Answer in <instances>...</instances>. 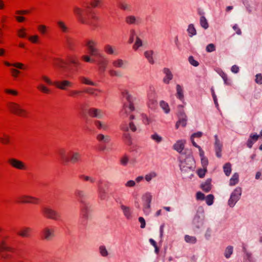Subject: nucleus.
<instances>
[{"mask_svg": "<svg viewBox=\"0 0 262 262\" xmlns=\"http://www.w3.org/2000/svg\"><path fill=\"white\" fill-rule=\"evenodd\" d=\"M73 12L80 23L95 26V21L98 19V17L89 9H82L76 7L74 8Z\"/></svg>", "mask_w": 262, "mask_h": 262, "instance_id": "f257e3e1", "label": "nucleus"}, {"mask_svg": "<svg viewBox=\"0 0 262 262\" xmlns=\"http://www.w3.org/2000/svg\"><path fill=\"white\" fill-rule=\"evenodd\" d=\"M134 119V116H131L128 123L124 122L120 125V129L124 132L122 135L123 142L128 146L133 144V139L130 134L128 133L129 128L132 132H136L137 128L133 120Z\"/></svg>", "mask_w": 262, "mask_h": 262, "instance_id": "f03ea898", "label": "nucleus"}, {"mask_svg": "<svg viewBox=\"0 0 262 262\" xmlns=\"http://www.w3.org/2000/svg\"><path fill=\"white\" fill-rule=\"evenodd\" d=\"M3 63L6 67H13V68L10 69V72L11 76L14 79H16L21 73V72L19 70L25 71L28 69V66L27 65L19 62L11 63L8 61L5 60L3 61Z\"/></svg>", "mask_w": 262, "mask_h": 262, "instance_id": "7ed1b4c3", "label": "nucleus"}, {"mask_svg": "<svg viewBox=\"0 0 262 262\" xmlns=\"http://www.w3.org/2000/svg\"><path fill=\"white\" fill-rule=\"evenodd\" d=\"M98 46V41L95 39H88L84 41V47L90 55L95 57H102V54L100 53Z\"/></svg>", "mask_w": 262, "mask_h": 262, "instance_id": "20e7f679", "label": "nucleus"}, {"mask_svg": "<svg viewBox=\"0 0 262 262\" xmlns=\"http://www.w3.org/2000/svg\"><path fill=\"white\" fill-rule=\"evenodd\" d=\"M7 108L10 113L16 115L25 114L28 113L26 108L20 104L15 102H9L7 105Z\"/></svg>", "mask_w": 262, "mask_h": 262, "instance_id": "39448f33", "label": "nucleus"}, {"mask_svg": "<svg viewBox=\"0 0 262 262\" xmlns=\"http://www.w3.org/2000/svg\"><path fill=\"white\" fill-rule=\"evenodd\" d=\"M42 212L45 216L50 219L57 221L60 217V215L57 211L50 207H43Z\"/></svg>", "mask_w": 262, "mask_h": 262, "instance_id": "423d86ee", "label": "nucleus"}, {"mask_svg": "<svg viewBox=\"0 0 262 262\" xmlns=\"http://www.w3.org/2000/svg\"><path fill=\"white\" fill-rule=\"evenodd\" d=\"M152 195L149 192L146 193L142 196L143 211L145 215H148L150 212V203L151 202Z\"/></svg>", "mask_w": 262, "mask_h": 262, "instance_id": "0eeeda50", "label": "nucleus"}, {"mask_svg": "<svg viewBox=\"0 0 262 262\" xmlns=\"http://www.w3.org/2000/svg\"><path fill=\"white\" fill-rule=\"evenodd\" d=\"M242 194V188L241 187L236 188L232 192L230 198L228 200V205L231 207H233L236 203L239 200Z\"/></svg>", "mask_w": 262, "mask_h": 262, "instance_id": "6e6552de", "label": "nucleus"}, {"mask_svg": "<svg viewBox=\"0 0 262 262\" xmlns=\"http://www.w3.org/2000/svg\"><path fill=\"white\" fill-rule=\"evenodd\" d=\"M80 214L83 222L87 220L90 216L91 211V205L89 202L84 203L82 202V204H80Z\"/></svg>", "mask_w": 262, "mask_h": 262, "instance_id": "1a4fd4ad", "label": "nucleus"}, {"mask_svg": "<svg viewBox=\"0 0 262 262\" xmlns=\"http://www.w3.org/2000/svg\"><path fill=\"white\" fill-rule=\"evenodd\" d=\"M80 113L83 115H98L103 113L102 110L95 108H90L88 104H82L80 107Z\"/></svg>", "mask_w": 262, "mask_h": 262, "instance_id": "9d476101", "label": "nucleus"}, {"mask_svg": "<svg viewBox=\"0 0 262 262\" xmlns=\"http://www.w3.org/2000/svg\"><path fill=\"white\" fill-rule=\"evenodd\" d=\"M180 168L183 172L190 171L193 166V160L191 157H187L184 161H180Z\"/></svg>", "mask_w": 262, "mask_h": 262, "instance_id": "9b49d317", "label": "nucleus"}, {"mask_svg": "<svg viewBox=\"0 0 262 262\" xmlns=\"http://www.w3.org/2000/svg\"><path fill=\"white\" fill-rule=\"evenodd\" d=\"M18 202L20 203L38 204L39 202V199L32 196L22 195L18 198Z\"/></svg>", "mask_w": 262, "mask_h": 262, "instance_id": "f8f14e48", "label": "nucleus"}, {"mask_svg": "<svg viewBox=\"0 0 262 262\" xmlns=\"http://www.w3.org/2000/svg\"><path fill=\"white\" fill-rule=\"evenodd\" d=\"M8 163L11 166L19 170H25L27 168L26 164L23 162L15 158L9 159Z\"/></svg>", "mask_w": 262, "mask_h": 262, "instance_id": "ddd939ff", "label": "nucleus"}, {"mask_svg": "<svg viewBox=\"0 0 262 262\" xmlns=\"http://www.w3.org/2000/svg\"><path fill=\"white\" fill-rule=\"evenodd\" d=\"M43 238L46 241H51L55 236L54 229L47 227L42 231Z\"/></svg>", "mask_w": 262, "mask_h": 262, "instance_id": "4468645a", "label": "nucleus"}, {"mask_svg": "<svg viewBox=\"0 0 262 262\" xmlns=\"http://www.w3.org/2000/svg\"><path fill=\"white\" fill-rule=\"evenodd\" d=\"M122 95L123 98H124L128 103V108L130 112H133L135 110L133 104V99L132 96L129 94L128 91L125 90L122 92Z\"/></svg>", "mask_w": 262, "mask_h": 262, "instance_id": "2eb2a0df", "label": "nucleus"}, {"mask_svg": "<svg viewBox=\"0 0 262 262\" xmlns=\"http://www.w3.org/2000/svg\"><path fill=\"white\" fill-rule=\"evenodd\" d=\"M54 85L60 90H66L67 88L72 87L73 83L69 80H64L62 81H54Z\"/></svg>", "mask_w": 262, "mask_h": 262, "instance_id": "dca6fc26", "label": "nucleus"}, {"mask_svg": "<svg viewBox=\"0 0 262 262\" xmlns=\"http://www.w3.org/2000/svg\"><path fill=\"white\" fill-rule=\"evenodd\" d=\"M103 180H99L97 182V191L98 197L101 200H104L106 199V192L105 189L102 186Z\"/></svg>", "mask_w": 262, "mask_h": 262, "instance_id": "f3484780", "label": "nucleus"}, {"mask_svg": "<svg viewBox=\"0 0 262 262\" xmlns=\"http://www.w3.org/2000/svg\"><path fill=\"white\" fill-rule=\"evenodd\" d=\"M99 59L97 61L98 66V71L100 74H103L105 71L106 68L108 64V61L104 58L102 55V57H98Z\"/></svg>", "mask_w": 262, "mask_h": 262, "instance_id": "a211bd4d", "label": "nucleus"}, {"mask_svg": "<svg viewBox=\"0 0 262 262\" xmlns=\"http://www.w3.org/2000/svg\"><path fill=\"white\" fill-rule=\"evenodd\" d=\"M53 65L57 68L65 69L67 68V62L63 59L59 57L53 58Z\"/></svg>", "mask_w": 262, "mask_h": 262, "instance_id": "6ab92c4d", "label": "nucleus"}, {"mask_svg": "<svg viewBox=\"0 0 262 262\" xmlns=\"http://www.w3.org/2000/svg\"><path fill=\"white\" fill-rule=\"evenodd\" d=\"M32 229L28 227H23L17 232L18 235L22 237L29 238L31 236Z\"/></svg>", "mask_w": 262, "mask_h": 262, "instance_id": "aec40b11", "label": "nucleus"}, {"mask_svg": "<svg viewBox=\"0 0 262 262\" xmlns=\"http://www.w3.org/2000/svg\"><path fill=\"white\" fill-rule=\"evenodd\" d=\"M215 143H214V148L216 153V156L218 158L222 157V144L218 139L217 136H214Z\"/></svg>", "mask_w": 262, "mask_h": 262, "instance_id": "412c9836", "label": "nucleus"}, {"mask_svg": "<svg viewBox=\"0 0 262 262\" xmlns=\"http://www.w3.org/2000/svg\"><path fill=\"white\" fill-rule=\"evenodd\" d=\"M193 225L195 229H201L204 224V219L199 215H195L193 220Z\"/></svg>", "mask_w": 262, "mask_h": 262, "instance_id": "4be33fe9", "label": "nucleus"}, {"mask_svg": "<svg viewBox=\"0 0 262 262\" xmlns=\"http://www.w3.org/2000/svg\"><path fill=\"white\" fill-rule=\"evenodd\" d=\"M125 22L128 25H139L141 23V19L139 17L129 15L126 17Z\"/></svg>", "mask_w": 262, "mask_h": 262, "instance_id": "5701e85b", "label": "nucleus"}, {"mask_svg": "<svg viewBox=\"0 0 262 262\" xmlns=\"http://www.w3.org/2000/svg\"><path fill=\"white\" fill-rule=\"evenodd\" d=\"M120 208L125 218L127 220H131L133 216L130 208L122 204L120 206Z\"/></svg>", "mask_w": 262, "mask_h": 262, "instance_id": "b1692460", "label": "nucleus"}, {"mask_svg": "<svg viewBox=\"0 0 262 262\" xmlns=\"http://www.w3.org/2000/svg\"><path fill=\"white\" fill-rule=\"evenodd\" d=\"M58 155L60 160L63 163L70 161L69 154L68 155L64 149H60L58 151Z\"/></svg>", "mask_w": 262, "mask_h": 262, "instance_id": "393cba45", "label": "nucleus"}, {"mask_svg": "<svg viewBox=\"0 0 262 262\" xmlns=\"http://www.w3.org/2000/svg\"><path fill=\"white\" fill-rule=\"evenodd\" d=\"M75 194L80 204H82V202L88 203L85 201L86 194L83 190L77 189L75 191Z\"/></svg>", "mask_w": 262, "mask_h": 262, "instance_id": "a878e982", "label": "nucleus"}, {"mask_svg": "<svg viewBox=\"0 0 262 262\" xmlns=\"http://www.w3.org/2000/svg\"><path fill=\"white\" fill-rule=\"evenodd\" d=\"M259 137V136L257 135L256 134H251L247 142V147H249V148H252L253 144L258 140Z\"/></svg>", "mask_w": 262, "mask_h": 262, "instance_id": "bb28decb", "label": "nucleus"}, {"mask_svg": "<svg viewBox=\"0 0 262 262\" xmlns=\"http://www.w3.org/2000/svg\"><path fill=\"white\" fill-rule=\"evenodd\" d=\"M97 140L102 144H107L111 141V137L108 135H104L102 134H99L97 135Z\"/></svg>", "mask_w": 262, "mask_h": 262, "instance_id": "cd10ccee", "label": "nucleus"}, {"mask_svg": "<svg viewBox=\"0 0 262 262\" xmlns=\"http://www.w3.org/2000/svg\"><path fill=\"white\" fill-rule=\"evenodd\" d=\"M185 141L179 140L173 145V149L178 152L181 153L184 148Z\"/></svg>", "mask_w": 262, "mask_h": 262, "instance_id": "c85d7f7f", "label": "nucleus"}, {"mask_svg": "<svg viewBox=\"0 0 262 262\" xmlns=\"http://www.w3.org/2000/svg\"><path fill=\"white\" fill-rule=\"evenodd\" d=\"M70 161L75 163L79 161L81 155L78 152H70L69 153Z\"/></svg>", "mask_w": 262, "mask_h": 262, "instance_id": "c756f323", "label": "nucleus"}, {"mask_svg": "<svg viewBox=\"0 0 262 262\" xmlns=\"http://www.w3.org/2000/svg\"><path fill=\"white\" fill-rule=\"evenodd\" d=\"M37 29L39 33L42 35H46L49 33V28L45 25L40 24L38 25Z\"/></svg>", "mask_w": 262, "mask_h": 262, "instance_id": "7c9ffc66", "label": "nucleus"}, {"mask_svg": "<svg viewBox=\"0 0 262 262\" xmlns=\"http://www.w3.org/2000/svg\"><path fill=\"white\" fill-rule=\"evenodd\" d=\"M57 25L59 29L62 32L66 33L69 32V28L64 21L62 20H58L57 22Z\"/></svg>", "mask_w": 262, "mask_h": 262, "instance_id": "2f4dec72", "label": "nucleus"}, {"mask_svg": "<svg viewBox=\"0 0 262 262\" xmlns=\"http://www.w3.org/2000/svg\"><path fill=\"white\" fill-rule=\"evenodd\" d=\"M211 180L210 179H207L204 183H203L201 184V188L204 191L208 192L211 189Z\"/></svg>", "mask_w": 262, "mask_h": 262, "instance_id": "473e14b6", "label": "nucleus"}, {"mask_svg": "<svg viewBox=\"0 0 262 262\" xmlns=\"http://www.w3.org/2000/svg\"><path fill=\"white\" fill-rule=\"evenodd\" d=\"M17 35L19 38H25L28 37L27 29L25 27H21L18 29L16 31Z\"/></svg>", "mask_w": 262, "mask_h": 262, "instance_id": "72a5a7b5", "label": "nucleus"}, {"mask_svg": "<svg viewBox=\"0 0 262 262\" xmlns=\"http://www.w3.org/2000/svg\"><path fill=\"white\" fill-rule=\"evenodd\" d=\"M84 92L92 95L95 96H98L102 91L98 89L89 88L84 90Z\"/></svg>", "mask_w": 262, "mask_h": 262, "instance_id": "f704fd0d", "label": "nucleus"}, {"mask_svg": "<svg viewBox=\"0 0 262 262\" xmlns=\"http://www.w3.org/2000/svg\"><path fill=\"white\" fill-rule=\"evenodd\" d=\"M79 79L82 83L84 84L93 85V86H95L96 85L94 82L92 81L91 79H90L89 78H88L86 77H84V76L79 77Z\"/></svg>", "mask_w": 262, "mask_h": 262, "instance_id": "c9c22d12", "label": "nucleus"}, {"mask_svg": "<svg viewBox=\"0 0 262 262\" xmlns=\"http://www.w3.org/2000/svg\"><path fill=\"white\" fill-rule=\"evenodd\" d=\"M164 73L166 74V76L164 78L163 81L166 83H168L169 81L172 78V75L170 70L167 68L164 69Z\"/></svg>", "mask_w": 262, "mask_h": 262, "instance_id": "e433bc0d", "label": "nucleus"}, {"mask_svg": "<svg viewBox=\"0 0 262 262\" xmlns=\"http://www.w3.org/2000/svg\"><path fill=\"white\" fill-rule=\"evenodd\" d=\"M37 89L39 91L44 94H49L51 93V90L47 86L45 85L43 83H40L39 84H38V85L37 86Z\"/></svg>", "mask_w": 262, "mask_h": 262, "instance_id": "4c0bfd02", "label": "nucleus"}, {"mask_svg": "<svg viewBox=\"0 0 262 262\" xmlns=\"http://www.w3.org/2000/svg\"><path fill=\"white\" fill-rule=\"evenodd\" d=\"M243 251L245 254L244 258L247 261V262H252L253 258L252 254L247 251V249L244 245L243 246Z\"/></svg>", "mask_w": 262, "mask_h": 262, "instance_id": "58836bf2", "label": "nucleus"}, {"mask_svg": "<svg viewBox=\"0 0 262 262\" xmlns=\"http://www.w3.org/2000/svg\"><path fill=\"white\" fill-rule=\"evenodd\" d=\"M79 178L83 181L89 182L91 183H94L95 182V179L94 178L89 176L80 174L79 176Z\"/></svg>", "mask_w": 262, "mask_h": 262, "instance_id": "ea45409f", "label": "nucleus"}, {"mask_svg": "<svg viewBox=\"0 0 262 262\" xmlns=\"http://www.w3.org/2000/svg\"><path fill=\"white\" fill-rule=\"evenodd\" d=\"M28 40L32 43L37 44L39 43V36L38 35H33L28 36Z\"/></svg>", "mask_w": 262, "mask_h": 262, "instance_id": "a19ab883", "label": "nucleus"}, {"mask_svg": "<svg viewBox=\"0 0 262 262\" xmlns=\"http://www.w3.org/2000/svg\"><path fill=\"white\" fill-rule=\"evenodd\" d=\"M94 124L98 129H103L106 130L107 128V125L106 123L103 122H101L98 120L94 121Z\"/></svg>", "mask_w": 262, "mask_h": 262, "instance_id": "79ce46f5", "label": "nucleus"}, {"mask_svg": "<svg viewBox=\"0 0 262 262\" xmlns=\"http://www.w3.org/2000/svg\"><path fill=\"white\" fill-rule=\"evenodd\" d=\"M10 142V137L6 134L0 135V142L4 144H8Z\"/></svg>", "mask_w": 262, "mask_h": 262, "instance_id": "37998d69", "label": "nucleus"}, {"mask_svg": "<svg viewBox=\"0 0 262 262\" xmlns=\"http://www.w3.org/2000/svg\"><path fill=\"white\" fill-rule=\"evenodd\" d=\"M177 96L180 100H182L184 98L183 90L182 87L179 85H177Z\"/></svg>", "mask_w": 262, "mask_h": 262, "instance_id": "c03bdc74", "label": "nucleus"}, {"mask_svg": "<svg viewBox=\"0 0 262 262\" xmlns=\"http://www.w3.org/2000/svg\"><path fill=\"white\" fill-rule=\"evenodd\" d=\"M68 60L71 63H73L74 66L77 68L80 66V63L78 60L74 56H68Z\"/></svg>", "mask_w": 262, "mask_h": 262, "instance_id": "a18cd8bd", "label": "nucleus"}, {"mask_svg": "<svg viewBox=\"0 0 262 262\" xmlns=\"http://www.w3.org/2000/svg\"><path fill=\"white\" fill-rule=\"evenodd\" d=\"M238 177L239 176L237 173H234L230 180L229 185L230 186L236 185L238 182Z\"/></svg>", "mask_w": 262, "mask_h": 262, "instance_id": "49530a36", "label": "nucleus"}, {"mask_svg": "<svg viewBox=\"0 0 262 262\" xmlns=\"http://www.w3.org/2000/svg\"><path fill=\"white\" fill-rule=\"evenodd\" d=\"M142 121L144 124H151L154 121L152 116H144L142 118Z\"/></svg>", "mask_w": 262, "mask_h": 262, "instance_id": "de8ad7c7", "label": "nucleus"}, {"mask_svg": "<svg viewBox=\"0 0 262 262\" xmlns=\"http://www.w3.org/2000/svg\"><path fill=\"white\" fill-rule=\"evenodd\" d=\"M99 252L102 257H107L108 255V252L104 245H101L99 247Z\"/></svg>", "mask_w": 262, "mask_h": 262, "instance_id": "09e8293b", "label": "nucleus"}, {"mask_svg": "<svg viewBox=\"0 0 262 262\" xmlns=\"http://www.w3.org/2000/svg\"><path fill=\"white\" fill-rule=\"evenodd\" d=\"M224 171L227 176H229L231 172V164L226 163L223 166Z\"/></svg>", "mask_w": 262, "mask_h": 262, "instance_id": "8fccbe9b", "label": "nucleus"}, {"mask_svg": "<svg viewBox=\"0 0 262 262\" xmlns=\"http://www.w3.org/2000/svg\"><path fill=\"white\" fill-rule=\"evenodd\" d=\"M152 51H147L145 52L144 53V55L145 57L148 59L149 62L151 64H153L154 63V61L152 57Z\"/></svg>", "mask_w": 262, "mask_h": 262, "instance_id": "3c124183", "label": "nucleus"}, {"mask_svg": "<svg viewBox=\"0 0 262 262\" xmlns=\"http://www.w3.org/2000/svg\"><path fill=\"white\" fill-rule=\"evenodd\" d=\"M150 138L155 141L157 143H161L162 140L163 138L161 136L159 135L157 133H155L151 135Z\"/></svg>", "mask_w": 262, "mask_h": 262, "instance_id": "603ef678", "label": "nucleus"}, {"mask_svg": "<svg viewBox=\"0 0 262 262\" xmlns=\"http://www.w3.org/2000/svg\"><path fill=\"white\" fill-rule=\"evenodd\" d=\"M157 176V174L155 171H151L150 173L147 174L145 176V180L149 182H150L152 179L156 178Z\"/></svg>", "mask_w": 262, "mask_h": 262, "instance_id": "864d4df0", "label": "nucleus"}, {"mask_svg": "<svg viewBox=\"0 0 262 262\" xmlns=\"http://www.w3.org/2000/svg\"><path fill=\"white\" fill-rule=\"evenodd\" d=\"M161 107L164 111L165 113H168L170 111L169 106L167 103L164 101H161L160 103Z\"/></svg>", "mask_w": 262, "mask_h": 262, "instance_id": "5fc2aeb1", "label": "nucleus"}, {"mask_svg": "<svg viewBox=\"0 0 262 262\" xmlns=\"http://www.w3.org/2000/svg\"><path fill=\"white\" fill-rule=\"evenodd\" d=\"M124 61L120 59H118L113 61L112 64L115 68H121L124 64Z\"/></svg>", "mask_w": 262, "mask_h": 262, "instance_id": "6e6d98bb", "label": "nucleus"}, {"mask_svg": "<svg viewBox=\"0 0 262 262\" xmlns=\"http://www.w3.org/2000/svg\"><path fill=\"white\" fill-rule=\"evenodd\" d=\"M40 79L42 82H45L48 85H54V82H52L51 79L46 75L41 76Z\"/></svg>", "mask_w": 262, "mask_h": 262, "instance_id": "4d7b16f0", "label": "nucleus"}, {"mask_svg": "<svg viewBox=\"0 0 262 262\" xmlns=\"http://www.w3.org/2000/svg\"><path fill=\"white\" fill-rule=\"evenodd\" d=\"M102 4V0H90V5L93 8L99 7Z\"/></svg>", "mask_w": 262, "mask_h": 262, "instance_id": "13d9d810", "label": "nucleus"}, {"mask_svg": "<svg viewBox=\"0 0 262 262\" xmlns=\"http://www.w3.org/2000/svg\"><path fill=\"white\" fill-rule=\"evenodd\" d=\"M233 253V247L231 246H228L225 251L224 255L227 258H228L230 257L231 255Z\"/></svg>", "mask_w": 262, "mask_h": 262, "instance_id": "bf43d9fd", "label": "nucleus"}, {"mask_svg": "<svg viewBox=\"0 0 262 262\" xmlns=\"http://www.w3.org/2000/svg\"><path fill=\"white\" fill-rule=\"evenodd\" d=\"M187 120L185 118H180L178 121H177L176 124V128H178L181 125L183 127H184L186 125Z\"/></svg>", "mask_w": 262, "mask_h": 262, "instance_id": "052dcab7", "label": "nucleus"}, {"mask_svg": "<svg viewBox=\"0 0 262 262\" xmlns=\"http://www.w3.org/2000/svg\"><path fill=\"white\" fill-rule=\"evenodd\" d=\"M104 50L106 53L110 55H112L114 53V50L113 47L110 45L105 46Z\"/></svg>", "mask_w": 262, "mask_h": 262, "instance_id": "680f3d73", "label": "nucleus"}, {"mask_svg": "<svg viewBox=\"0 0 262 262\" xmlns=\"http://www.w3.org/2000/svg\"><path fill=\"white\" fill-rule=\"evenodd\" d=\"M185 240L187 243L194 244L196 242V238L194 236H191L188 235H185Z\"/></svg>", "mask_w": 262, "mask_h": 262, "instance_id": "e2e57ef3", "label": "nucleus"}, {"mask_svg": "<svg viewBox=\"0 0 262 262\" xmlns=\"http://www.w3.org/2000/svg\"><path fill=\"white\" fill-rule=\"evenodd\" d=\"M118 7L123 10H129L130 9V6L125 3H120L118 4Z\"/></svg>", "mask_w": 262, "mask_h": 262, "instance_id": "0e129e2a", "label": "nucleus"}, {"mask_svg": "<svg viewBox=\"0 0 262 262\" xmlns=\"http://www.w3.org/2000/svg\"><path fill=\"white\" fill-rule=\"evenodd\" d=\"M91 55H83L81 57V60L86 62H94L95 60L91 58Z\"/></svg>", "mask_w": 262, "mask_h": 262, "instance_id": "69168bd1", "label": "nucleus"}, {"mask_svg": "<svg viewBox=\"0 0 262 262\" xmlns=\"http://www.w3.org/2000/svg\"><path fill=\"white\" fill-rule=\"evenodd\" d=\"M200 24L201 26L204 29H206L208 28V24L205 17L204 16L201 17L200 18Z\"/></svg>", "mask_w": 262, "mask_h": 262, "instance_id": "338daca9", "label": "nucleus"}, {"mask_svg": "<svg viewBox=\"0 0 262 262\" xmlns=\"http://www.w3.org/2000/svg\"><path fill=\"white\" fill-rule=\"evenodd\" d=\"M205 199L208 205H211L213 203L214 196L212 194L208 195Z\"/></svg>", "mask_w": 262, "mask_h": 262, "instance_id": "774afa93", "label": "nucleus"}]
</instances>
